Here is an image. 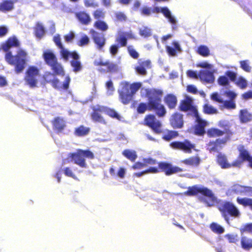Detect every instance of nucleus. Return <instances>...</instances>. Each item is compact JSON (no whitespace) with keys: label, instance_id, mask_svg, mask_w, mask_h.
Returning a JSON list of instances; mask_svg holds the SVG:
<instances>
[{"label":"nucleus","instance_id":"nucleus-1","mask_svg":"<svg viewBox=\"0 0 252 252\" xmlns=\"http://www.w3.org/2000/svg\"><path fill=\"white\" fill-rule=\"evenodd\" d=\"M20 42L15 35L9 37L1 45V49L5 52L4 58L7 63L14 67V71L17 74L22 73L27 66L28 54L24 50L19 49L13 55L10 50L12 48H19Z\"/></svg>","mask_w":252,"mask_h":252},{"label":"nucleus","instance_id":"nucleus-2","mask_svg":"<svg viewBox=\"0 0 252 252\" xmlns=\"http://www.w3.org/2000/svg\"><path fill=\"white\" fill-rule=\"evenodd\" d=\"M163 92L160 90L152 89L146 92L147 103L141 102L137 107L139 114H143L147 110L153 111L158 118L164 117L166 114L165 106L161 103Z\"/></svg>","mask_w":252,"mask_h":252},{"label":"nucleus","instance_id":"nucleus-3","mask_svg":"<svg viewBox=\"0 0 252 252\" xmlns=\"http://www.w3.org/2000/svg\"><path fill=\"white\" fill-rule=\"evenodd\" d=\"M198 193L203 195L199 197V200L207 204L208 206H212L217 202V197L213 191L206 187H200L197 185H194L189 187L188 190L184 192V194L188 196H195Z\"/></svg>","mask_w":252,"mask_h":252},{"label":"nucleus","instance_id":"nucleus-4","mask_svg":"<svg viewBox=\"0 0 252 252\" xmlns=\"http://www.w3.org/2000/svg\"><path fill=\"white\" fill-rule=\"evenodd\" d=\"M141 87L139 82L129 84L127 82L121 83V89L118 90L119 99L121 102L126 105L130 103L132 100L133 95Z\"/></svg>","mask_w":252,"mask_h":252},{"label":"nucleus","instance_id":"nucleus-5","mask_svg":"<svg viewBox=\"0 0 252 252\" xmlns=\"http://www.w3.org/2000/svg\"><path fill=\"white\" fill-rule=\"evenodd\" d=\"M94 154L89 150L78 149L76 152L68 154L67 159L73 161L74 163L82 168L87 167L85 158L90 159H94Z\"/></svg>","mask_w":252,"mask_h":252},{"label":"nucleus","instance_id":"nucleus-6","mask_svg":"<svg viewBox=\"0 0 252 252\" xmlns=\"http://www.w3.org/2000/svg\"><path fill=\"white\" fill-rule=\"evenodd\" d=\"M218 208L221 216L227 222L229 221V216L233 218H239L241 214L238 209L232 203L229 201L220 203Z\"/></svg>","mask_w":252,"mask_h":252},{"label":"nucleus","instance_id":"nucleus-7","mask_svg":"<svg viewBox=\"0 0 252 252\" xmlns=\"http://www.w3.org/2000/svg\"><path fill=\"white\" fill-rule=\"evenodd\" d=\"M158 167H151L152 173L164 172L166 176L183 171V169L178 166H174L171 163L165 161L158 163Z\"/></svg>","mask_w":252,"mask_h":252},{"label":"nucleus","instance_id":"nucleus-8","mask_svg":"<svg viewBox=\"0 0 252 252\" xmlns=\"http://www.w3.org/2000/svg\"><path fill=\"white\" fill-rule=\"evenodd\" d=\"M40 75L39 69L35 66H29L25 72L24 81L31 88H35L38 83V77Z\"/></svg>","mask_w":252,"mask_h":252},{"label":"nucleus","instance_id":"nucleus-9","mask_svg":"<svg viewBox=\"0 0 252 252\" xmlns=\"http://www.w3.org/2000/svg\"><path fill=\"white\" fill-rule=\"evenodd\" d=\"M143 124L150 128L155 134H159L162 132V124L154 114L145 116Z\"/></svg>","mask_w":252,"mask_h":252},{"label":"nucleus","instance_id":"nucleus-10","mask_svg":"<svg viewBox=\"0 0 252 252\" xmlns=\"http://www.w3.org/2000/svg\"><path fill=\"white\" fill-rule=\"evenodd\" d=\"M195 118V124L192 127L193 134L199 136H203L206 131L205 128L208 125V122L201 118L199 113L193 116Z\"/></svg>","mask_w":252,"mask_h":252},{"label":"nucleus","instance_id":"nucleus-11","mask_svg":"<svg viewBox=\"0 0 252 252\" xmlns=\"http://www.w3.org/2000/svg\"><path fill=\"white\" fill-rule=\"evenodd\" d=\"M170 147L175 150L183 151L188 154H190L192 150L195 148V145L188 139L183 141H174L170 143Z\"/></svg>","mask_w":252,"mask_h":252},{"label":"nucleus","instance_id":"nucleus-12","mask_svg":"<svg viewBox=\"0 0 252 252\" xmlns=\"http://www.w3.org/2000/svg\"><path fill=\"white\" fill-rule=\"evenodd\" d=\"M179 109L183 112H191L192 116L198 113L196 107L193 105L192 99L187 95L181 101Z\"/></svg>","mask_w":252,"mask_h":252},{"label":"nucleus","instance_id":"nucleus-13","mask_svg":"<svg viewBox=\"0 0 252 252\" xmlns=\"http://www.w3.org/2000/svg\"><path fill=\"white\" fill-rule=\"evenodd\" d=\"M91 108L92 110L91 114L92 120L94 122L106 125L107 122L101 115L102 113H104L103 105L97 104L95 106H92Z\"/></svg>","mask_w":252,"mask_h":252},{"label":"nucleus","instance_id":"nucleus-14","mask_svg":"<svg viewBox=\"0 0 252 252\" xmlns=\"http://www.w3.org/2000/svg\"><path fill=\"white\" fill-rule=\"evenodd\" d=\"M229 140L227 138L223 137L222 138H217L215 140L210 141L207 145V150L210 152H218Z\"/></svg>","mask_w":252,"mask_h":252},{"label":"nucleus","instance_id":"nucleus-15","mask_svg":"<svg viewBox=\"0 0 252 252\" xmlns=\"http://www.w3.org/2000/svg\"><path fill=\"white\" fill-rule=\"evenodd\" d=\"M231 192L241 196H252V187L235 184L231 187Z\"/></svg>","mask_w":252,"mask_h":252},{"label":"nucleus","instance_id":"nucleus-16","mask_svg":"<svg viewBox=\"0 0 252 252\" xmlns=\"http://www.w3.org/2000/svg\"><path fill=\"white\" fill-rule=\"evenodd\" d=\"M90 33L92 35V39L96 45L97 49L99 50H101L106 43V38L104 35L93 29L90 30Z\"/></svg>","mask_w":252,"mask_h":252},{"label":"nucleus","instance_id":"nucleus-17","mask_svg":"<svg viewBox=\"0 0 252 252\" xmlns=\"http://www.w3.org/2000/svg\"><path fill=\"white\" fill-rule=\"evenodd\" d=\"M239 154L237 158L233 161V165L235 167L240 168L243 162L247 161L250 157V155L249 152L244 149V146H242L239 149Z\"/></svg>","mask_w":252,"mask_h":252},{"label":"nucleus","instance_id":"nucleus-18","mask_svg":"<svg viewBox=\"0 0 252 252\" xmlns=\"http://www.w3.org/2000/svg\"><path fill=\"white\" fill-rule=\"evenodd\" d=\"M170 125L173 128H181L184 126L183 115L175 112L172 114L169 119Z\"/></svg>","mask_w":252,"mask_h":252},{"label":"nucleus","instance_id":"nucleus-19","mask_svg":"<svg viewBox=\"0 0 252 252\" xmlns=\"http://www.w3.org/2000/svg\"><path fill=\"white\" fill-rule=\"evenodd\" d=\"M70 82V78L67 75L65 77V80L62 85L59 79L54 77L51 83L52 87L58 90H67L69 88Z\"/></svg>","mask_w":252,"mask_h":252},{"label":"nucleus","instance_id":"nucleus-20","mask_svg":"<svg viewBox=\"0 0 252 252\" xmlns=\"http://www.w3.org/2000/svg\"><path fill=\"white\" fill-rule=\"evenodd\" d=\"M218 126L223 129L222 130L224 134L223 137L227 138L228 139L230 140L233 132L230 129L231 125L230 123L228 121L221 120L218 122Z\"/></svg>","mask_w":252,"mask_h":252},{"label":"nucleus","instance_id":"nucleus-21","mask_svg":"<svg viewBox=\"0 0 252 252\" xmlns=\"http://www.w3.org/2000/svg\"><path fill=\"white\" fill-rule=\"evenodd\" d=\"M171 45L172 46L167 45L165 47L166 52L169 56L175 57L177 53L182 52L181 46L177 41H173Z\"/></svg>","mask_w":252,"mask_h":252},{"label":"nucleus","instance_id":"nucleus-22","mask_svg":"<svg viewBox=\"0 0 252 252\" xmlns=\"http://www.w3.org/2000/svg\"><path fill=\"white\" fill-rule=\"evenodd\" d=\"M164 101L168 108L172 110L176 108L177 105L178 99L175 95L172 94H168L164 96Z\"/></svg>","mask_w":252,"mask_h":252},{"label":"nucleus","instance_id":"nucleus-23","mask_svg":"<svg viewBox=\"0 0 252 252\" xmlns=\"http://www.w3.org/2000/svg\"><path fill=\"white\" fill-rule=\"evenodd\" d=\"M18 0H4L0 2V11L6 12L12 10L14 8V3Z\"/></svg>","mask_w":252,"mask_h":252},{"label":"nucleus","instance_id":"nucleus-24","mask_svg":"<svg viewBox=\"0 0 252 252\" xmlns=\"http://www.w3.org/2000/svg\"><path fill=\"white\" fill-rule=\"evenodd\" d=\"M52 124L54 129L58 132L62 131L66 126L65 121L63 118L60 117H55L52 120Z\"/></svg>","mask_w":252,"mask_h":252},{"label":"nucleus","instance_id":"nucleus-25","mask_svg":"<svg viewBox=\"0 0 252 252\" xmlns=\"http://www.w3.org/2000/svg\"><path fill=\"white\" fill-rule=\"evenodd\" d=\"M199 78L201 80L208 83H212L215 80L213 72L205 70H200L199 72Z\"/></svg>","mask_w":252,"mask_h":252},{"label":"nucleus","instance_id":"nucleus-26","mask_svg":"<svg viewBox=\"0 0 252 252\" xmlns=\"http://www.w3.org/2000/svg\"><path fill=\"white\" fill-rule=\"evenodd\" d=\"M42 57L46 64L49 66L58 61V59L54 53L49 50L44 51Z\"/></svg>","mask_w":252,"mask_h":252},{"label":"nucleus","instance_id":"nucleus-27","mask_svg":"<svg viewBox=\"0 0 252 252\" xmlns=\"http://www.w3.org/2000/svg\"><path fill=\"white\" fill-rule=\"evenodd\" d=\"M217 162L222 169H227L234 167L233 165V161L231 163H229L227 161L226 157L224 155L220 153L217 156Z\"/></svg>","mask_w":252,"mask_h":252},{"label":"nucleus","instance_id":"nucleus-28","mask_svg":"<svg viewBox=\"0 0 252 252\" xmlns=\"http://www.w3.org/2000/svg\"><path fill=\"white\" fill-rule=\"evenodd\" d=\"M75 16L79 21L84 25H89L92 21L90 15L85 11H79L77 12L75 14Z\"/></svg>","mask_w":252,"mask_h":252},{"label":"nucleus","instance_id":"nucleus-29","mask_svg":"<svg viewBox=\"0 0 252 252\" xmlns=\"http://www.w3.org/2000/svg\"><path fill=\"white\" fill-rule=\"evenodd\" d=\"M200 161L201 159L199 156H195L184 159L181 160V162L188 166L197 167L200 164Z\"/></svg>","mask_w":252,"mask_h":252},{"label":"nucleus","instance_id":"nucleus-30","mask_svg":"<svg viewBox=\"0 0 252 252\" xmlns=\"http://www.w3.org/2000/svg\"><path fill=\"white\" fill-rule=\"evenodd\" d=\"M106 68L99 67L98 71L101 73H114L118 71V66L116 63H113L108 61H106L105 65Z\"/></svg>","mask_w":252,"mask_h":252},{"label":"nucleus","instance_id":"nucleus-31","mask_svg":"<svg viewBox=\"0 0 252 252\" xmlns=\"http://www.w3.org/2000/svg\"><path fill=\"white\" fill-rule=\"evenodd\" d=\"M50 67L53 71L52 73L55 75L64 76L65 72L63 67L61 63L58 62V61L51 65Z\"/></svg>","mask_w":252,"mask_h":252},{"label":"nucleus","instance_id":"nucleus-32","mask_svg":"<svg viewBox=\"0 0 252 252\" xmlns=\"http://www.w3.org/2000/svg\"><path fill=\"white\" fill-rule=\"evenodd\" d=\"M240 121L242 123H247L252 120V114L247 109L240 110L239 114Z\"/></svg>","mask_w":252,"mask_h":252},{"label":"nucleus","instance_id":"nucleus-33","mask_svg":"<svg viewBox=\"0 0 252 252\" xmlns=\"http://www.w3.org/2000/svg\"><path fill=\"white\" fill-rule=\"evenodd\" d=\"M90 131V128L89 127L81 125L75 128L74 134L77 136L83 137L87 135Z\"/></svg>","mask_w":252,"mask_h":252},{"label":"nucleus","instance_id":"nucleus-34","mask_svg":"<svg viewBox=\"0 0 252 252\" xmlns=\"http://www.w3.org/2000/svg\"><path fill=\"white\" fill-rule=\"evenodd\" d=\"M207 135L209 138L219 137L224 135L222 130L216 127H211L207 130Z\"/></svg>","mask_w":252,"mask_h":252},{"label":"nucleus","instance_id":"nucleus-35","mask_svg":"<svg viewBox=\"0 0 252 252\" xmlns=\"http://www.w3.org/2000/svg\"><path fill=\"white\" fill-rule=\"evenodd\" d=\"M104 113L112 119L121 120V117L114 109L103 106Z\"/></svg>","mask_w":252,"mask_h":252},{"label":"nucleus","instance_id":"nucleus-36","mask_svg":"<svg viewBox=\"0 0 252 252\" xmlns=\"http://www.w3.org/2000/svg\"><path fill=\"white\" fill-rule=\"evenodd\" d=\"M236 201L238 204L244 207H249L252 210V198L238 197Z\"/></svg>","mask_w":252,"mask_h":252},{"label":"nucleus","instance_id":"nucleus-37","mask_svg":"<svg viewBox=\"0 0 252 252\" xmlns=\"http://www.w3.org/2000/svg\"><path fill=\"white\" fill-rule=\"evenodd\" d=\"M241 245L244 250L249 251L252 249V239L242 236L241 238Z\"/></svg>","mask_w":252,"mask_h":252},{"label":"nucleus","instance_id":"nucleus-38","mask_svg":"<svg viewBox=\"0 0 252 252\" xmlns=\"http://www.w3.org/2000/svg\"><path fill=\"white\" fill-rule=\"evenodd\" d=\"M122 154L132 162H134L137 158L136 152L134 150L126 149L123 151Z\"/></svg>","mask_w":252,"mask_h":252},{"label":"nucleus","instance_id":"nucleus-39","mask_svg":"<svg viewBox=\"0 0 252 252\" xmlns=\"http://www.w3.org/2000/svg\"><path fill=\"white\" fill-rule=\"evenodd\" d=\"M94 27L101 32L106 31L109 27L107 23L103 20H96L94 24Z\"/></svg>","mask_w":252,"mask_h":252},{"label":"nucleus","instance_id":"nucleus-40","mask_svg":"<svg viewBox=\"0 0 252 252\" xmlns=\"http://www.w3.org/2000/svg\"><path fill=\"white\" fill-rule=\"evenodd\" d=\"M179 133L178 131L168 130L166 133L162 135V138L166 141H169L177 137Z\"/></svg>","mask_w":252,"mask_h":252},{"label":"nucleus","instance_id":"nucleus-41","mask_svg":"<svg viewBox=\"0 0 252 252\" xmlns=\"http://www.w3.org/2000/svg\"><path fill=\"white\" fill-rule=\"evenodd\" d=\"M203 112L205 114L212 115L217 114L218 110L209 103H205L203 105Z\"/></svg>","mask_w":252,"mask_h":252},{"label":"nucleus","instance_id":"nucleus-42","mask_svg":"<svg viewBox=\"0 0 252 252\" xmlns=\"http://www.w3.org/2000/svg\"><path fill=\"white\" fill-rule=\"evenodd\" d=\"M210 228L215 233L221 234L224 232V229L220 225L216 222H212L210 224Z\"/></svg>","mask_w":252,"mask_h":252},{"label":"nucleus","instance_id":"nucleus-43","mask_svg":"<svg viewBox=\"0 0 252 252\" xmlns=\"http://www.w3.org/2000/svg\"><path fill=\"white\" fill-rule=\"evenodd\" d=\"M34 34L36 37L40 39L45 34V29L43 26L39 23H37L34 28Z\"/></svg>","mask_w":252,"mask_h":252},{"label":"nucleus","instance_id":"nucleus-44","mask_svg":"<svg viewBox=\"0 0 252 252\" xmlns=\"http://www.w3.org/2000/svg\"><path fill=\"white\" fill-rule=\"evenodd\" d=\"M197 53L200 56L204 57L209 56L210 55V50L206 45H200L197 49Z\"/></svg>","mask_w":252,"mask_h":252},{"label":"nucleus","instance_id":"nucleus-45","mask_svg":"<svg viewBox=\"0 0 252 252\" xmlns=\"http://www.w3.org/2000/svg\"><path fill=\"white\" fill-rule=\"evenodd\" d=\"M139 34L142 37L147 38L152 35V29L148 27H144L139 29Z\"/></svg>","mask_w":252,"mask_h":252},{"label":"nucleus","instance_id":"nucleus-46","mask_svg":"<svg viewBox=\"0 0 252 252\" xmlns=\"http://www.w3.org/2000/svg\"><path fill=\"white\" fill-rule=\"evenodd\" d=\"M93 15L96 20H101L105 18V13L101 9H97L93 12Z\"/></svg>","mask_w":252,"mask_h":252},{"label":"nucleus","instance_id":"nucleus-47","mask_svg":"<svg viewBox=\"0 0 252 252\" xmlns=\"http://www.w3.org/2000/svg\"><path fill=\"white\" fill-rule=\"evenodd\" d=\"M235 84L240 89H245L247 87V80L243 77H239L237 80L235 81Z\"/></svg>","mask_w":252,"mask_h":252},{"label":"nucleus","instance_id":"nucleus-48","mask_svg":"<svg viewBox=\"0 0 252 252\" xmlns=\"http://www.w3.org/2000/svg\"><path fill=\"white\" fill-rule=\"evenodd\" d=\"M223 106L227 109H234L236 107L235 100H223Z\"/></svg>","mask_w":252,"mask_h":252},{"label":"nucleus","instance_id":"nucleus-49","mask_svg":"<svg viewBox=\"0 0 252 252\" xmlns=\"http://www.w3.org/2000/svg\"><path fill=\"white\" fill-rule=\"evenodd\" d=\"M241 68L247 72H251L252 70L251 66H250L249 61L248 60H243L240 62Z\"/></svg>","mask_w":252,"mask_h":252},{"label":"nucleus","instance_id":"nucleus-50","mask_svg":"<svg viewBox=\"0 0 252 252\" xmlns=\"http://www.w3.org/2000/svg\"><path fill=\"white\" fill-rule=\"evenodd\" d=\"M55 75L50 71H46L43 75V79L47 83H51Z\"/></svg>","mask_w":252,"mask_h":252},{"label":"nucleus","instance_id":"nucleus-51","mask_svg":"<svg viewBox=\"0 0 252 252\" xmlns=\"http://www.w3.org/2000/svg\"><path fill=\"white\" fill-rule=\"evenodd\" d=\"M218 84L222 86L229 85V81L226 75L220 76L218 79Z\"/></svg>","mask_w":252,"mask_h":252},{"label":"nucleus","instance_id":"nucleus-52","mask_svg":"<svg viewBox=\"0 0 252 252\" xmlns=\"http://www.w3.org/2000/svg\"><path fill=\"white\" fill-rule=\"evenodd\" d=\"M71 65L73 67L74 72H78L81 70L82 65L81 63L78 61H71Z\"/></svg>","mask_w":252,"mask_h":252},{"label":"nucleus","instance_id":"nucleus-53","mask_svg":"<svg viewBox=\"0 0 252 252\" xmlns=\"http://www.w3.org/2000/svg\"><path fill=\"white\" fill-rule=\"evenodd\" d=\"M127 38L123 35H121L116 38V42L120 45L121 47H125L127 44Z\"/></svg>","mask_w":252,"mask_h":252},{"label":"nucleus","instance_id":"nucleus-54","mask_svg":"<svg viewBox=\"0 0 252 252\" xmlns=\"http://www.w3.org/2000/svg\"><path fill=\"white\" fill-rule=\"evenodd\" d=\"M89 42V38L87 35L85 34L81 37L80 39L78 41L77 44L79 46H83L88 44Z\"/></svg>","mask_w":252,"mask_h":252},{"label":"nucleus","instance_id":"nucleus-55","mask_svg":"<svg viewBox=\"0 0 252 252\" xmlns=\"http://www.w3.org/2000/svg\"><path fill=\"white\" fill-rule=\"evenodd\" d=\"M115 16L117 21L119 22H124L127 20L126 16L123 12H117L115 13Z\"/></svg>","mask_w":252,"mask_h":252},{"label":"nucleus","instance_id":"nucleus-56","mask_svg":"<svg viewBox=\"0 0 252 252\" xmlns=\"http://www.w3.org/2000/svg\"><path fill=\"white\" fill-rule=\"evenodd\" d=\"M240 231L241 234L244 232L252 233V223L245 224L243 227L240 229Z\"/></svg>","mask_w":252,"mask_h":252},{"label":"nucleus","instance_id":"nucleus-57","mask_svg":"<svg viewBox=\"0 0 252 252\" xmlns=\"http://www.w3.org/2000/svg\"><path fill=\"white\" fill-rule=\"evenodd\" d=\"M84 5L87 7L95 8L98 6V3L94 1V0H84Z\"/></svg>","mask_w":252,"mask_h":252},{"label":"nucleus","instance_id":"nucleus-58","mask_svg":"<svg viewBox=\"0 0 252 252\" xmlns=\"http://www.w3.org/2000/svg\"><path fill=\"white\" fill-rule=\"evenodd\" d=\"M127 51L129 55L133 59H136L139 57L138 53L134 50L132 46H128L127 47Z\"/></svg>","mask_w":252,"mask_h":252},{"label":"nucleus","instance_id":"nucleus-59","mask_svg":"<svg viewBox=\"0 0 252 252\" xmlns=\"http://www.w3.org/2000/svg\"><path fill=\"white\" fill-rule=\"evenodd\" d=\"M143 161L144 164H145V167L148 166V165L157 164L158 163L156 159L151 158H143Z\"/></svg>","mask_w":252,"mask_h":252},{"label":"nucleus","instance_id":"nucleus-60","mask_svg":"<svg viewBox=\"0 0 252 252\" xmlns=\"http://www.w3.org/2000/svg\"><path fill=\"white\" fill-rule=\"evenodd\" d=\"M224 237L228 239L229 243H236L238 241V236L237 235H233L230 234H226Z\"/></svg>","mask_w":252,"mask_h":252},{"label":"nucleus","instance_id":"nucleus-61","mask_svg":"<svg viewBox=\"0 0 252 252\" xmlns=\"http://www.w3.org/2000/svg\"><path fill=\"white\" fill-rule=\"evenodd\" d=\"M225 75L232 82L236 80L237 74L233 71L228 70L225 72Z\"/></svg>","mask_w":252,"mask_h":252},{"label":"nucleus","instance_id":"nucleus-62","mask_svg":"<svg viewBox=\"0 0 252 252\" xmlns=\"http://www.w3.org/2000/svg\"><path fill=\"white\" fill-rule=\"evenodd\" d=\"M223 94L229 98V100H235L237 96V94L231 91H226L224 92Z\"/></svg>","mask_w":252,"mask_h":252},{"label":"nucleus","instance_id":"nucleus-63","mask_svg":"<svg viewBox=\"0 0 252 252\" xmlns=\"http://www.w3.org/2000/svg\"><path fill=\"white\" fill-rule=\"evenodd\" d=\"M186 74L189 78L192 79H198L199 78V73L197 74V71L192 70H188Z\"/></svg>","mask_w":252,"mask_h":252},{"label":"nucleus","instance_id":"nucleus-64","mask_svg":"<svg viewBox=\"0 0 252 252\" xmlns=\"http://www.w3.org/2000/svg\"><path fill=\"white\" fill-rule=\"evenodd\" d=\"M140 13L142 15L150 16L152 13V9L147 6H144L140 9Z\"/></svg>","mask_w":252,"mask_h":252}]
</instances>
